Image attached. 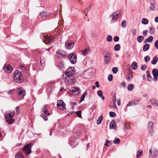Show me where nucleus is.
I'll list each match as a JSON object with an SVG mask.
<instances>
[{"label":"nucleus","instance_id":"1","mask_svg":"<svg viewBox=\"0 0 158 158\" xmlns=\"http://www.w3.org/2000/svg\"><path fill=\"white\" fill-rule=\"evenodd\" d=\"M76 73V71L74 67H69L65 72L63 77L64 82L67 85H70L74 81L73 75Z\"/></svg>","mask_w":158,"mask_h":158},{"label":"nucleus","instance_id":"2","mask_svg":"<svg viewBox=\"0 0 158 158\" xmlns=\"http://www.w3.org/2000/svg\"><path fill=\"white\" fill-rule=\"evenodd\" d=\"M15 114V111H7L5 114V117L6 121L9 124H12L14 121L15 119L13 118V116Z\"/></svg>","mask_w":158,"mask_h":158},{"label":"nucleus","instance_id":"3","mask_svg":"<svg viewBox=\"0 0 158 158\" xmlns=\"http://www.w3.org/2000/svg\"><path fill=\"white\" fill-rule=\"evenodd\" d=\"M13 78L16 82L18 83L21 82L23 81V79L21 72L18 70H16L14 74Z\"/></svg>","mask_w":158,"mask_h":158},{"label":"nucleus","instance_id":"4","mask_svg":"<svg viewBox=\"0 0 158 158\" xmlns=\"http://www.w3.org/2000/svg\"><path fill=\"white\" fill-rule=\"evenodd\" d=\"M120 13V10H117L113 12L112 14L110 15V17H111V21L112 23L115 22L117 20Z\"/></svg>","mask_w":158,"mask_h":158},{"label":"nucleus","instance_id":"5","mask_svg":"<svg viewBox=\"0 0 158 158\" xmlns=\"http://www.w3.org/2000/svg\"><path fill=\"white\" fill-rule=\"evenodd\" d=\"M16 93L20 98H23L26 95L25 90L21 87L17 88Z\"/></svg>","mask_w":158,"mask_h":158},{"label":"nucleus","instance_id":"6","mask_svg":"<svg viewBox=\"0 0 158 158\" xmlns=\"http://www.w3.org/2000/svg\"><path fill=\"white\" fill-rule=\"evenodd\" d=\"M32 146V144H28L26 145L24 147L23 151L27 155L29 154L31 152V147Z\"/></svg>","mask_w":158,"mask_h":158},{"label":"nucleus","instance_id":"7","mask_svg":"<svg viewBox=\"0 0 158 158\" xmlns=\"http://www.w3.org/2000/svg\"><path fill=\"white\" fill-rule=\"evenodd\" d=\"M71 63L73 64H75L77 62V56L76 55L72 53H71L68 57Z\"/></svg>","mask_w":158,"mask_h":158},{"label":"nucleus","instance_id":"8","mask_svg":"<svg viewBox=\"0 0 158 158\" xmlns=\"http://www.w3.org/2000/svg\"><path fill=\"white\" fill-rule=\"evenodd\" d=\"M57 107L58 109L64 110L65 109V104L62 100H58L57 101Z\"/></svg>","mask_w":158,"mask_h":158},{"label":"nucleus","instance_id":"9","mask_svg":"<svg viewBox=\"0 0 158 158\" xmlns=\"http://www.w3.org/2000/svg\"><path fill=\"white\" fill-rule=\"evenodd\" d=\"M3 69L5 72L9 73L13 70V67L10 64H5L4 66Z\"/></svg>","mask_w":158,"mask_h":158},{"label":"nucleus","instance_id":"10","mask_svg":"<svg viewBox=\"0 0 158 158\" xmlns=\"http://www.w3.org/2000/svg\"><path fill=\"white\" fill-rule=\"evenodd\" d=\"M104 62L106 64H108L110 60V55L109 52H106V54L103 56Z\"/></svg>","mask_w":158,"mask_h":158},{"label":"nucleus","instance_id":"11","mask_svg":"<svg viewBox=\"0 0 158 158\" xmlns=\"http://www.w3.org/2000/svg\"><path fill=\"white\" fill-rule=\"evenodd\" d=\"M74 94L78 95L81 92V90L79 87H73L71 88V90Z\"/></svg>","mask_w":158,"mask_h":158},{"label":"nucleus","instance_id":"12","mask_svg":"<svg viewBox=\"0 0 158 158\" xmlns=\"http://www.w3.org/2000/svg\"><path fill=\"white\" fill-rule=\"evenodd\" d=\"M152 74L155 80L157 81L158 77V70L156 69H154L152 70Z\"/></svg>","mask_w":158,"mask_h":158},{"label":"nucleus","instance_id":"13","mask_svg":"<svg viewBox=\"0 0 158 158\" xmlns=\"http://www.w3.org/2000/svg\"><path fill=\"white\" fill-rule=\"evenodd\" d=\"M40 15L42 18L45 19L48 17L50 16V14L45 11H43L40 13Z\"/></svg>","mask_w":158,"mask_h":158},{"label":"nucleus","instance_id":"14","mask_svg":"<svg viewBox=\"0 0 158 158\" xmlns=\"http://www.w3.org/2000/svg\"><path fill=\"white\" fill-rule=\"evenodd\" d=\"M74 43L71 42H66L65 43L66 47L68 49H71L73 48Z\"/></svg>","mask_w":158,"mask_h":158},{"label":"nucleus","instance_id":"15","mask_svg":"<svg viewBox=\"0 0 158 158\" xmlns=\"http://www.w3.org/2000/svg\"><path fill=\"white\" fill-rule=\"evenodd\" d=\"M56 54L58 57H64L66 56V54L64 52L60 50L57 52Z\"/></svg>","mask_w":158,"mask_h":158},{"label":"nucleus","instance_id":"16","mask_svg":"<svg viewBox=\"0 0 158 158\" xmlns=\"http://www.w3.org/2000/svg\"><path fill=\"white\" fill-rule=\"evenodd\" d=\"M42 112L44 113V114H45L47 116H49L50 114L48 111V106L46 105H45L44 106L43 109L42 110Z\"/></svg>","mask_w":158,"mask_h":158},{"label":"nucleus","instance_id":"17","mask_svg":"<svg viewBox=\"0 0 158 158\" xmlns=\"http://www.w3.org/2000/svg\"><path fill=\"white\" fill-rule=\"evenodd\" d=\"M45 41H46V42H45V43L46 42L49 43L53 40L54 39V38L52 36H45Z\"/></svg>","mask_w":158,"mask_h":158},{"label":"nucleus","instance_id":"18","mask_svg":"<svg viewBox=\"0 0 158 158\" xmlns=\"http://www.w3.org/2000/svg\"><path fill=\"white\" fill-rule=\"evenodd\" d=\"M89 52V48H86L81 50L80 51V53L83 56H85Z\"/></svg>","mask_w":158,"mask_h":158},{"label":"nucleus","instance_id":"19","mask_svg":"<svg viewBox=\"0 0 158 158\" xmlns=\"http://www.w3.org/2000/svg\"><path fill=\"white\" fill-rule=\"evenodd\" d=\"M153 123L152 122H149L148 124V130L149 132L151 134L153 132Z\"/></svg>","mask_w":158,"mask_h":158},{"label":"nucleus","instance_id":"20","mask_svg":"<svg viewBox=\"0 0 158 158\" xmlns=\"http://www.w3.org/2000/svg\"><path fill=\"white\" fill-rule=\"evenodd\" d=\"M69 143L70 145L73 148L75 147L78 143L77 141H75V140H72L71 139H69Z\"/></svg>","mask_w":158,"mask_h":158},{"label":"nucleus","instance_id":"21","mask_svg":"<svg viewBox=\"0 0 158 158\" xmlns=\"http://www.w3.org/2000/svg\"><path fill=\"white\" fill-rule=\"evenodd\" d=\"M149 153L150 154V156L154 158L156 156L157 154V152L156 150H155L153 152H152V150L150 149L149 151Z\"/></svg>","mask_w":158,"mask_h":158},{"label":"nucleus","instance_id":"22","mask_svg":"<svg viewBox=\"0 0 158 158\" xmlns=\"http://www.w3.org/2000/svg\"><path fill=\"white\" fill-rule=\"evenodd\" d=\"M110 127L113 129H115L116 127V124L114 120L112 121L110 123Z\"/></svg>","mask_w":158,"mask_h":158},{"label":"nucleus","instance_id":"23","mask_svg":"<svg viewBox=\"0 0 158 158\" xmlns=\"http://www.w3.org/2000/svg\"><path fill=\"white\" fill-rule=\"evenodd\" d=\"M132 69L134 70L138 68V65L136 62H133L131 64Z\"/></svg>","mask_w":158,"mask_h":158},{"label":"nucleus","instance_id":"24","mask_svg":"<svg viewBox=\"0 0 158 158\" xmlns=\"http://www.w3.org/2000/svg\"><path fill=\"white\" fill-rule=\"evenodd\" d=\"M158 58L156 56H155L153 57V59L151 61V63L152 64L155 65L156 64L158 61Z\"/></svg>","mask_w":158,"mask_h":158},{"label":"nucleus","instance_id":"25","mask_svg":"<svg viewBox=\"0 0 158 158\" xmlns=\"http://www.w3.org/2000/svg\"><path fill=\"white\" fill-rule=\"evenodd\" d=\"M150 47V45L148 44H146L144 45L143 48V50L145 52L148 50L149 48Z\"/></svg>","mask_w":158,"mask_h":158},{"label":"nucleus","instance_id":"26","mask_svg":"<svg viewBox=\"0 0 158 158\" xmlns=\"http://www.w3.org/2000/svg\"><path fill=\"white\" fill-rule=\"evenodd\" d=\"M153 39V37L152 36H150L148 39H146L144 41V43H146L148 42H151Z\"/></svg>","mask_w":158,"mask_h":158},{"label":"nucleus","instance_id":"27","mask_svg":"<svg viewBox=\"0 0 158 158\" xmlns=\"http://www.w3.org/2000/svg\"><path fill=\"white\" fill-rule=\"evenodd\" d=\"M98 95L103 100H104V97L102 95V92L101 90H99L98 91Z\"/></svg>","mask_w":158,"mask_h":158},{"label":"nucleus","instance_id":"28","mask_svg":"<svg viewBox=\"0 0 158 158\" xmlns=\"http://www.w3.org/2000/svg\"><path fill=\"white\" fill-rule=\"evenodd\" d=\"M146 74L147 77V80L149 81H151L152 78V77L150 76L149 72L148 71H146Z\"/></svg>","mask_w":158,"mask_h":158},{"label":"nucleus","instance_id":"29","mask_svg":"<svg viewBox=\"0 0 158 158\" xmlns=\"http://www.w3.org/2000/svg\"><path fill=\"white\" fill-rule=\"evenodd\" d=\"M87 91H85L82 95L80 99V102H82L85 99L86 96L87 95Z\"/></svg>","mask_w":158,"mask_h":158},{"label":"nucleus","instance_id":"30","mask_svg":"<svg viewBox=\"0 0 158 158\" xmlns=\"http://www.w3.org/2000/svg\"><path fill=\"white\" fill-rule=\"evenodd\" d=\"M149 32L151 34H153L155 32V29L152 26L149 27Z\"/></svg>","mask_w":158,"mask_h":158},{"label":"nucleus","instance_id":"31","mask_svg":"<svg viewBox=\"0 0 158 158\" xmlns=\"http://www.w3.org/2000/svg\"><path fill=\"white\" fill-rule=\"evenodd\" d=\"M143 154V151L139 150L137 152V157L136 158H139L140 156H141Z\"/></svg>","mask_w":158,"mask_h":158},{"label":"nucleus","instance_id":"32","mask_svg":"<svg viewBox=\"0 0 158 158\" xmlns=\"http://www.w3.org/2000/svg\"><path fill=\"white\" fill-rule=\"evenodd\" d=\"M103 119V117L102 116H100L98 118L97 122V124L99 125L101 123L102 120Z\"/></svg>","mask_w":158,"mask_h":158},{"label":"nucleus","instance_id":"33","mask_svg":"<svg viewBox=\"0 0 158 158\" xmlns=\"http://www.w3.org/2000/svg\"><path fill=\"white\" fill-rule=\"evenodd\" d=\"M141 22L143 24L146 25L148 23V20L147 19L143 18L142 19Z\"/></svg>","mask_w":158,"mask_h":158},{"label":"nucleus","instance_id":"34","mask_svg":"<svg viewBox=\"0 0 158 158\" xmlns=\"http://www.w3.org/2000/svg\"><path fill=\"white\" fill-rule=\"evenodd\" d=\"M15 158H24L23 156L20 152L18 153L15 156Z\"/></svg>","mask_w":158,"mask_h":158},{"label":"nucleus","instance_id":"35","mask_svg":"<svg viewBox=\"0 0 158 158\" xmlns=\"http://www.w3.org/2000/svg\"><path fill=\"white\" fill-rule=\"evenodd\" d=\"M143 37L142 36H138L137 38V40L138 42L141 43L143 40Z\"/></svg>","mask_w":158,"mask_h":158},{"label":"nucleus","instance_id":"36","mask_svg":"<svg viewBox=\"0 0 158 158\" xmlns=\"http://www.w3.org/2000/svg\"><path fill=\"white\" fill-rule=\"evenodd\" d=\"M120 48V46L119 44L116 45L114 47V49L115 51H118Z\"/></svg>","mask_w":158,"mask_h":158},{"label":"nucleus","instance_id":"37","mask_svg":"<svg viewBox=\"0 0 158 158\" xmlns=\"http://www.w3.org/2000/svg\"><path fill=\"white\" fill-rule=\"evenodd\" d=\"M106 143L104 144L105 146L109 147L111 145V142L110 141L106 139Z\"/></svg>","mask_w":158,"mask_h":158},{"label":"nucleus","instance_id":"38","mask_svg":"<svg viewBox=\"0 0 158 158\" xmlns=\"http://www.w3.org/2000/svg\"><path fill=\"white\" fill-rule=\"evenodd\" d=\"M134 88V85L133 84H130L127 87V89L130 91L132 90Z\"/></svg>","mask_w":158,"mask_h":158},{"label":"nucleus","instance_id":"39","mask_svg":"<svg viewBox=\"0 0 158 158\" xmlns=\"http://www.w3.org/2000/svg\"><path fill=\"white\" fill-rule=\"evenodd\" d=\"M120 142V139L118 138H115L114 140L113 141V143L114 144H118Z\"/></svg>","mask_w":158,"mask_h":158},{"label":"nucleus","instance_id":"40","mask_svg":"<svg viewBox=\"0 0 158 158\" xmlns=\"http://www.w3.org/2000/svg\"><path fill=\"white\" fill-rule=\"evenodd\" d=\"M58 67L60 69H63L64 67V65L63 63L60 62L59 63Z\"/></svg>","mask_w":158,"mask_h":158},{"label":"nucleus","instance_id":"41","mask_svg":"<svg viewBox=\"0 0 158 158\" xmlns=\"http://www.w3.org/2000/svg\"><path fill=\"white\" fill-rule=\"evenodd\" d=\"M132 77H133V75H132V74L131 73H129L126 76V78L127 79L130 80V79H132Z\"/></svg>","mask_w":158,"mask_h":158},{"label":"nucleus","instance_id":"42","mask_svg":"<svg viewBox=\"0 0 158 158\" xmlns=\"http://www.w3.org/2000/svg\"><path fill=\"white\" fill-rule=\"evenodd\" d=\"M109 114L110 116L112 117H114L116 115V114L114 112L112 111H110L109 113Z\"/></svg>","mask_w":158,"mask_h":158},{"label":"nucleus","instance_id":"43","mask_svg":"<svg viewBox=\"0 0 158 158\" xmlns=\"http://www.w3.org/2000/svg\"><path fill=\"white\" fill-rule=\"evenodd\" d=\"M131 101L132 103V105H134L138 104L139 102V101L138 100H135Z\"/></svg>","mask_w":158,"mask_h":158},{"label":"nucleus","instance_id":"44","mask_svg":"<svg viewBox=\"0 0 158 158\" xmlns=\"http://www.w3.org/2000/svg\"><path fill=\"white\" fill-rule=\"evenodd\" d=\"M81 111H77L76 113L78 117L81 118L82 117L81 115Z\"/></svg>","mask_w":158,"mask_h":158},{"label":"nucleus","instance_id":"45","mask_svg":"<svg viewBox=\"0 0 158 158\" xmlns=\"http://www.w3.org/2000/svg\"><path fill=\"white\" fill-rule=\"evenodd\" d=\"M46 116V115L44 114H42L40 115V116L43 118L44 121H47L48 120V118Z\"/></svg>","mask_w":158,"mask_h":158},{"label":"nucleus","instance_id":"46","mask_svg":"<svg viewBox=\"0 0 158 158\" xmlns=\"http://www.w3.org/2000/svg\"><path fill=\"white\" fill-rule=\"evenodd\" d=\"M112 70L114 74H115L118 71V68L117 67H114Z\"/></svg>","mask_w":158,"mask_h":158},{"label":"nucleus","instance_id":"47","mask_svg":"<svg viewBox=\"0 0 158 158\" xmlns=\"http://www.w3.org/2000/svg\"><path fill=\"white\" fill-rule=\"evenodd\" d=\"M155 7L154 5L151 3L150 4V9L152 10H155Z\"/></svg>","mask_w":158,"mask_h":158},{"label":"nucleus","instance_id":"48","mask_svg":"<svg viewBox=\"0 0 158 158\" xmlns=\"http://www.w3.org/2000/svg\"><path fill=\"white\" fill-rule=\"evenodd\" d=\"M122 26L123 28H125L126 26V22L125 20H123L122 23Z\"/></svg>","mask_w":158,"mask_h":158},{"label":"nucleus","instance_id":"49","mask_svg":"<svg viewBox=\"0 0 158 158\" xmlns=\"http://www.w3.org/2000/svg\"><path fill=\"white\" fill-rule=\"evenodd\" d=\"M106 40L108 42H110L112 40V37L110 35H108L107 37Z\"/></svg>","mask_w":158,"mask_h":158},{"label":"nucleus","instance_id":"50","mask_svg":"<svg viewBox=\"0 0 158 158\" xmlns=\"http://www.w3.org/2000/svg\"><path fill=\"white\" fill-rule=\"evenodd\" d=\"M150 60V58L149 56H147L144 57V60L146 62H148Z\"/></svg>","mask_w":158,"mask_h":158},{"label":"nucleus","instance_id":"51","mask_svg":"<svg viewBox=\"0 0 158 158\" xmlns=\"http://www.w3.org/2000/svg\"><path fill=\"white\" fill-rule=\"evenodd\" d=\"M147 67V66L145 65H143L141 67V69L143 71H145Z\"/></svg>","mask_w":158,"mask_h":158},{"label":"nucleus","instance_id":"52","mask_svg":"<svg viewBox=\"0 0 158 158\" xmlns=\"http://www.w3.org/2000/svg\"><path fill=\"white\" fill-rule=\"evenodd\" d=\"M113 79V76L111 75H108V79L110 81H111Z\"/></svg>","mask_w":158,"mask_h":158},{"label":"nucleus","instance_id":"53","mask_svg":"<svg viewBox=\"0 0 158 158\" xmlns=\"http://www.w3.org/2000/svg\"><path fill=\"white\" fill-rule=\"evenodd\" d=\"M114 42H118L119 40V38L118 36H115L114 38Z\"/></svg>","mask_w":158,"mask_h":158},{"label":"nucleus","instance_id":"54","mask_svg":"<svg viewBox=\"0 0 158 158\" xmlns=\"http://www.w3.org/2000/svg\"><path fill=\"white\" fill-rule=\"evenodd\" d=\"M16 114L18 115L20 113L19 108V106L16 108Z\"/></svg>","mask_w":158,"mask_h":158},{"label":"nucleus","instance_id":"55","mask_svg":"<svg viewBox=\"0 0 158 158\" xmlns=\"http://www.w3.org/2000/svg\"><path fill=\"white\" fill-rule=\"evenodd\" d=\"M154 45L155 46L156 48L157 49H158V40H156L155 43Z\"/></svg>","mask_w":158,"mask_h":158},{"label":"nucleus","instance_id":"56","mask_svg":"<svg viewBox=\"0 0 158 158\" xmlns=\"http://www.w3.org/2000/svg\"><path fill=\"white\" fill-rule=\"evenodd\" d=\"M116 99L115 95H114L113 97V102L114 104H115L116 102Z\"/></svg>","mask_w":158,"mask_h":158},{"label":"nucleus","instance_id":"57","mask_svg":"<svg viewBox=\"0 0 158 158\" xmlns=\"http://www.w3.org/2000/svg\"><path fill=\"white\" fill-rule=\"evenodd\" d=\"M44 58L43 57H41L40 58V64H42L43 63H44Z\"/></svg>","mask_w":158,"mask_h":158},{"label":"nucleus","instance_id":"58","mask_svg":"<svg viewBox=\"0 0 158 158\" xmlns=\"http://www.w3.org/2000/svg\"><path fill=\"white\" fill-rule=\"evenodd\" d=\"M136 30L135 29H133L132 30V34L134 35H135L136 34Z\"/></svg>","mask_w":158,"mask_h":158},{"label":"nucleus","instance_id":"59","mask_svg":"<svg viewBox=\"0 0 158 158\" xmlns=\"http://www.w3.org/2000/svg\"><path fill=\"white\" fill-rule=\"evenodd\" d=\"M15 90V89H11V90H9L8 92H7V94L9 95H11L12 92Z\"/></svg>","mask_w":158,"mask_h":158},{"label":"nucleus","instance_id":"60","mask_svg":"<svg viewBox=\"0 0 158 158\" xmlns=\"http://www.w3.org/2000/svg\"><path fill=\"white\" fill-rule=\"evenodd\" d=\"M150 102L152 104H154V103L156 102V100L155 99L150 100Z\"/></svg>","mask_w":158,"mask_h":158},{"label":"nucleus","instance_id":"61","mask_svg":"<svg viewBox=\"0 0 158 158\" xmlns=\"http://www.w3.org/2000/svg\"><path fill=\"white\" fill-rule=\"evenodd\" d=\"M90 6H89L88 7H87L86 9V10H85V13H86V12H87L90 9Z\"/></svg>","mask_w":158,"mask_h":158},{"label":"nucleus","instance_id":"62","mask_svg":"<svg viewBox=\"0 0 158 158\" xmlns=\"http://www.w3.org/2000/svg\"><path fill=\"white\" fill-rule=\"evenodd\" d=\"M148 32V30H146L145 31H144L143 32V34L144 35H147V32Z\"/></svg>","mask_w":158,"mask_h":158},{"label":"nucleus","instance_id":"63","mask_svg":"<svg viewBox=\"0 0 158 158\" xmlns=\"http://www.w3.org/2000/svg\"><path fill=\"white\" fill-rule=\"evenodd\" d=\"M132 105V103L131 101L129 102L128 104L127 105V106H131V105Z\"/></svg>","mask_w":158,"mask_h":158},{"label":"nucleus","instance_id":"64","mask_svg":"<svg viewBox=\"0 0 158 158\" xmlns=\"http://www.w3.org/2000/svg\"><path fill=\"white\" fill-rule=\"evenodd\" d=\"M65 89H64V88L63 87H61V88L60 89V92H62L63 91H64L65 90Z\"/></svg>","mask_w":158,"mask_h":158}]
</instances>
